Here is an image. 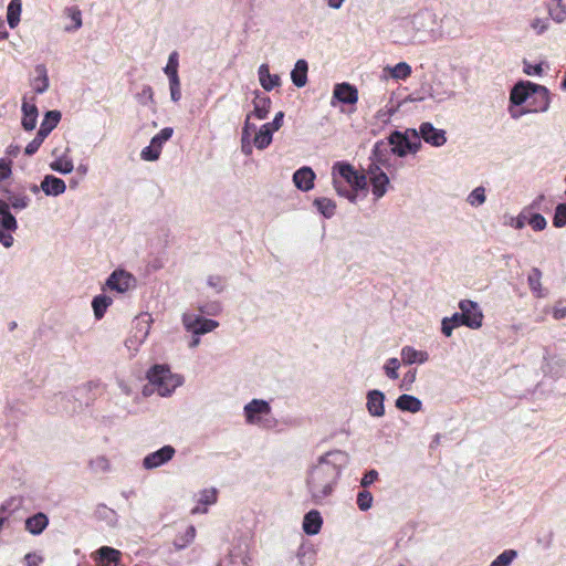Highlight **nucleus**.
Wrapping results in <instances>:
<instances>
[{
	"mask_svg": "<svg viewBox=\"0 0 566 566\" xmlns=\"http://www.w3.org/2000/svg\"><path fill=\"white\" fill-rule=\"evenodd\" d=\"M172 133L174 129L171 127H165L158 134L155 135V138L164 145V143L170 139Z\"/></svg>",
	"mask_w": 566,
	"mask_h": 566,
	"instance_id": "5fc2aeb1",
	"label": "nucleus"
},
{
	"mask_svg": "<svg viewBox=\"0 0 566 566\" xmlns=\"http://www.w3.org/2000/svg\"><path fill=\"white\" fill-rule=\"evenodd\" d=\"M378 475H379V474H378V472H377L376 470H374V469H373V470L367 471V472L364 474V476H363V479H361V481H360V485H361L363 488H367V486H369L370 484H373L375 481H377V480H378Z\"/></svg>",
	"mask_w": 566,
	"mask_h": 566,
	"instance_id": "3c124183",
	"label": "nucleus"
},
{
	"mask_svg": "<svg viewBox=\"0 0 566 566\" xmlns=\"http://www.w3.org/2000/svg\"><path fill=\"white\" fill-rule=\"evenodd\" d=\"M41 189L46 196H59L65 191L66 186L62 179L48 175L41 182Z\"/></svg>",
	"mask_w": 566,
	"mask_h": 566,
	"instance_id": "dca6fc26",
	"label": "nucleus"
},
{
	"mask_svg": "<svg viewBox=\"0 0 566 566\" xmlns=\"http://www.w3.org/2000/svg\"><path fill=\"white\" fill-rule=\"evenodd\" d=\"M412 138L410 140L406 135L394 132L388 143L386 142H377L374 146V156L381 161L385 153H387L388 147H390L391 151L400 157L405 156L407 153H416L420 147L419 135L416 130H412Z\"/></svg>",
	"mask_w": 566,
	"mask_h": 566,
	"instance_id": "7ed1b4c3",
	"label": "nucleus"
},
{
	"mask_svg": "<svg viewBox=\"0 0 566 566\" xmlns=\"http://www.w3.org/2000/svg\"><path fill=\"white\" fill-rule=\"evenodd\" d=\"M368 172L370 176L373 193L377 199H379L387 191V186L389 185V178L378 166H370Z\"/></svg>",
	"mask_w": 566,
	"mask_h": 566,
	"instance_id": "9d476101",
	"label": "nucleus"
},
{
	"mask_svg": "<svg viewBox=\"0 0 566 566\" xmlns=\"http://www.w3.org/2000/svg\"><path fill=\"white\" fill-rule=\"evenodd\" d=\"M271 412L270 405L260 399H253L244 407V413L249 423H258L260 415H269Z\"/></svg>",
	"mask_w": 566,
	"mask_h": 566,
	"instance_id": "9b49d317",
	"label": "nucleus"
},
{
	"mask_svg": "<svg viewBox=\"0 0 566 566\" xmlns=\"http://www.w3.org/2000/svg\"><path fill=\"white\" fill-rule=\"evenodd\" d=\"M566 316V306H555L553 311V317L555 319H562Z\"/></svg>",
	"mask_w": 566,
	"mask_h": 566,
	"instance_id": "69168bd1",
	"label": "nucleus"
},
{
	"mask_svg": "<svg viewBox=\"0 0 566 566\" xmlns=\"http://www.w3.org/2000/svg\"><path fill=\"white\" fill-rule=\"evenodd\" d=\"M132 279H133L132 275L125 271H115L108 277L107 285L112 290H116L118 292H125L128 290Z\"/></svg>",
	"mask_w": 566,
	"mask_h": 566,
	"instance_id": "a211bd4d",
	"label": "nucleus"
},
{
	"mask_svg": "<svg viewBox=\"0 0 566 566\" xmlns=\"http://www.w3.org/2000/svg\"><path fill=\"white\" fill-rule=\"evenodd\" d=\"M530 98L538 99L537 105L533 108L535 112H544L549 106L548 90L542 85L521 82L511 91L510 101L516 106L524 104Z\"/></svg>",
	"mask_w": 566,
	"mask_h": 566,
	"instance_id": "20e7f679",
	"label": "nucleus"
},
{
	"mask_svg": "<svg viewBox=\"0 0 566 566\" xmlns=\"http://www.w3.org/2000/svg\"><path fill=\"white\" fill-rule=\"evenodd\" d=\"M271 98L266 95H256L253 99V112L252 115L258 119H264L268 117L271 109Z\"/></svg>",
	"mask_w": 566,
	"mask_h": 566,
	"instance_id": "412c9836",
	"label": "nucleus"
},
{
	"mask_svg": "<svg viewBox=\"0 0 566 566\" xmlns=\"http://www.w3.org/2000/svg\"><path fill=\"white\" fill-rule=\"evenodd\" d=\"M10 205L14 209H24L30 202V198L24 195H13L9 198Z\"/></svg>",
	"mask_w": 566,
	"mask_h": 566,
	"instance_id": "a18cd8bd",
	"label": "nucleus"
},
{
	"mask_svg": "<svg viewBox=\"0 0 566 566\" xmlns=\"http://www.w3.org/2000/svg\"><path fill=\"white\" fill-rule=\"evenodd\" d=\"M60 119L61 113L59 111H49L41 123L40 129L38 130L40 136L46 138L48 135L56 127Z\"/></svg>",
	"mask_w": 566,
	"mask_h": 566,
	"instance_id": "b1692460",
	"label": "nucleus"
},
{
	"mask_svg": "<svg viewBox=\"0 0 566 566\" xmlns=\"http://www.w3.org/2000/svg\"><path fill=\"white\" fill-rule=\"evenodd\" d=\"M385 396L379 390H370L367 395V409L374 417H381L385 413Z\"/></svg>",
	"mask_w": 566,
	"mask_h": 566,
	"instance_id": "2eb2a0df",
	"label": "nucleus"
},
{
	"mask_svg": "<svg viewBox=\"0 0 566 566\" xmlns=\"http://www.w3.org/2000/svg\"><path fill=\"white\" fill-rule=\"evenodd\" d=\"M396 407L399 410L415 413L421 410L422 402L415 396L403 394L396 400Z\"/></svg>",
	"mask_w": 566,
	"mask_h": 566,
	"instance_id": "4be33fe9",
	"label": "nucleus"
},
{
	"mask_svg": "<svg viewBox=\"0 0 566 566\" xmlns=\"http://www.w3.org/2000/svg\"><path fill=\"white\" fill-rule=\"evenodd\" d=\"M283 117H284V114L283 112H279L274 119L271 122V123H265V125H270V128L273 130V132H276L279 130L282 125H283Z\"/></svg>",
	"mask_w": 566,
	"mask_h": 566,
	"instance_id": "4d7b16f0",
	"label": "nucleus"
},
{
	"mask_svg": "<svg viewBox=\"0 0 566 566\" xmlns=\"http://www.w3.org/2000/svg\"><path fill=\"white\" fill-rule=\"evenodd\" d=\"M147 379L160 396L170 395L182 382L181 377L172 374L167 365H154L147 371Z\"/></svg>",
	"mask_w": 566,
	"mask_h": 566,
	"instance_id": "39448f33",
	"label": "nucleus"
},
{
	"mask_svg": "<svg viewBox=\"0 0 566 566\" xmlns=\"http://www.w3.org/2000/svg\"><path fill=\"white\" fill-rule=\"evenodd\" d=\"M22 11L21 0H11L7 9V20L11 29H14L20 22Z\"/></svg>",
	"mask_w": 566,
	"mask_h": 566,
	"instance_id": "c85d7f7f",
	"label": "nucleus"
},
{
	"mask_svg": "<svg viewBox=\"0 0 566 566\" xmlns=\"http://www.w3.org/2000/svg\"><path fill=\"white\" fill-rule=\"evenodd\" d=\"M169 86H170L171 99L174 102H178L180 99V97H181L180 81H179V78L170 80L169 81Z\"/></svg>",
	"mask_w": 566,
	"mask_h": 566,
	"instance_id": "603ef678",
	"label": "nucleus"
},
{
	"mask_svg": "<svg viewBox=\"0 0 566 566\" xmlns=\"http://www.w3.org/2000/svg\"><path fill=\"white\" fill-rule=\"evenodd\" d=\"M50 167L51 169L60 174H70L73 171L74 168L72 160L64 157L57 158L56 160L52 161Z\"/></svg>",
	"mask_w": 566,
	"mask_h": 566,
	"instance_id": "58836bf2",
	"label": "nucleus"
},
{
	"mask_svg": "<svg viewBox=\"0 0 566 566\" xmlns=\"http://www.w3.org/2000/svg\"><path fill=\"white\" fill-rule=\"evenodd\" d=\"M471 206H480L485 201V190L483 187L475 188L468 197Z\"/></svg>",
	"mask_w": 566,
	"mask_h": 566,
	"instance_id": "c03bdc74",
	"label": "nucleus"
},
{
	"mask_svg": "<svg viewBox=\"0 0 566 566\" xmlns=\"http://www.w3.org/2000/svg\"><path fill=\"white\" fill-rule=\"evenodd\" d=\"M454 327L463 325L462 317H460V313H454L452 317L448 318Z\"/></svg>",
	"mask_w": 566,
	"mask_h": 566,
	"instance_id": "774afa93",
	"label": "nucleus"
},
{
	"mask_svg": "<svg viewBox=\"0 0 566 566\" xmlns=\"http://www.w3.org/2000/svg\"><path fill=\"white\" fill-rule=\"evenodd\" d=\"M0 242L6 247L9 248L13 243V238L11 234H6L3 229L0 228Z\"/></svg>",
	"mask_w": 566,
	"mask_h": 566,
	"instance_id": "0e129e2a",
	"label": "nucleus"
},
{
	"mask_svg": "<svg viewBox=\"0 0 566 566\" xmlns=\"http://www.w3.org/2000/svg\"><path fill=\"white\" fill-rule=\"evenodd\" d=\"M218 500V490L216 488L205 489L200 492L198 504L191 510V514L207 513V505H212Z\"/></svg>",
	"mask_w": 566,
	"mask_h": 566,
	"instance_id": "4468645a",
	"label": "nucleus"
},
{
	"mask_svg": "<svg viewBox=\"0 0 566 566\" xmlns=\"http://www.w3.org/2000/svg\"><path fill=\"white\" fill-rule=\"evenodd\" d=\"M548 11L551 17L557 22H562L566 18V7L562 3V0H552Z\"/></svg>",
	"mask_w": 566,
	"mask_h": 566,
	"instance_id": "c9c22d12",
	"label": "nucleus"
},
{
	"mask_svg": "<svg viewBox=\"0 0 566 566\" xmlns=\"http://www.w3.org/2000/svg\"><path fill=\"white\" fill-rule=\"evenodd\" d=\"M98 560L102 566H116L120 560V552L109 546H102L97 552Z\"/></svg>",
	"mask_w": 566,
	"mask_h": 566,
	"instance_id": "aec40b11",
	"label": "nucleus"
},
{
	"mask_svg": "<svg viewBox=\"0 0 566 566\" xmlns=\"http://www.w3.org/2000/svg\"><path fill=\"white\" fill-rule=\"evenodd\" d=\"M112 304V298L106 295H97L93 298L92 306L94 310V315L97 319H101L107 307Z\"/></svg>",
	"mask_w": 566,
	"mask_h": 566,
	"instance_id": "2f4dec72",
	"label": "nucleus"
},
{
	"mask_svg": "<svg viewBox=\"0 0 566 566\" xmlns=\"http://www.w3.org/2000/svg\"><path fill=\"white\" fill-rule=\"evenodd\" d=\"M528 224L532 227L533 230L535 231H542L546 228V219L539 214V213H534L530 220H528Z\"/></svg>",
	"mask_w": 566,
	"mask_h": 566,
	"instance_id": "09e8293b",
	"label": "nucleus"
},
{
	"mask_svg": "<svg viewBox=\"0 0 566 566\" xmlns=\"http://www.w3.org/2000/svg\"><path fill=\"white\" fill-rule=\"evenodd\" d=\"M219 566H248L247 557L242 554L228 555Z\"/></svg>",
	"mask_w": 566,
	"mask_h": 566,
	"instance_id": "a19ab883",
	"label": "nucleus"
},
{
	"mask_svg": "<svg viewBox=\"0 0 566 566\" xmlns=\"http://www.w3.org/2000/svg\"><path fill=\"white\" fill-rule=\"evenodd\" d=\"M459 308L461 311L460 317H462V323L464 326H468L472 329H478L482 326L483 313L475 302L470 300H462L459 303Z\"/></svg>",
	"mask_w": 566,
	"mask_h": 566,
	"instance_id": "423d86ee",
	"label": "nucleus"
},
{
	"mask_svg": "<svg viewBox=\"0 0 566 566\" xmlns=\"http://www.w3.org/2000/svg\"><path fill=\"white\" fill-rule=\"evenodd\" d=\"M333 96L344 104H356L358 101V91L349 83H339L334 87Z\"/></svg>",
	"mask_w": 566,
	"mask_h": 566,
	"instance_id": "f8f14e48",
	"label": "nucleus"
},
{
	"mask_svg": "<svg viewBox=\"0 0 566 566\" xmlns=\"http://www.w3.org/2000/svg\"><path fill=\"white\" fill-rule=\"evenodd\" d=\"M416 375H417L416 369H412V370H409L408 373H406L402 378V382H401L400 387L406 390H410L411 385L416 380Z\"/></svg>",
	"mask_w": 566,
	"mask_h": 566,
	"instance_id": "864d4df0",
	"label": "nucleus"
},
{
	"mask_svg": "<svg viewBox=\"0 0 566 566\" xmlns=\"http://www.w3.org/2000/svg\"><path fill=\"white\" fill-rule=\"evenodd\" d=\"M260 83L265 91H271L275 86L280 85L279 75H272L265 65H262L259 70Z\"/></svg>",
	"mask_w": 566,
	"mask_h": 566,
	"instance_id": "7c9ffc66",
	"label": "nucleus"
},
{
	"mask_svg": "<svg viewBox=\"0 0 566 566\" xmlns=\"http://www.w3.org/2000/svg\"><path fill=\"white\" fill-rule=\"evenodd\" d=\"M175 449L171 446H165L161 449L149 453L144 458L143 465L145 469H155L168 462L175 455Z\"/></svg>",
	"mask_w": 566,
	"mask_h": 566,
	"instance_id": "6e6552de",
	"label": "nucleus"
},
{
	"mask_svg": "<svg viewBox=\"0 0 566 566\" xmlns=\"http://www.w3.org/2000/svg\"><path fill=\"white\" fill-rule=\"evenodd\" d=\"M49 524V518L44 513H36L25 520V530L33 535L41 534Z\"/></svg>",
	"mask_w": 566,
	"mask_h": 566,
	"instance_id": "6ab92c4d",
	"label": "nucleus"
},
{
	"mask_svg": "<svg viewBox=\"0 0 566 566\" xmlns=\"http://www.w3.org/2000/svg\"><path fill=\"white\" fill-rule=\"evenodd\" d=\"M22 112H23V118H22V126L25 130H32L34 129L36 125V118H38V108L35 104H31L28 102H23L22 104Z\"/></svg>",
	"mask_w": 566,
	"mask_h": 566,
	"instance_id": "393cba45",
	"label": "nucleus"
},
{
	"mask_svg": "<svg viewBox=\"0 0 566 566\" xmlns=\"http://www.w3.org/2000/svg\"><path fill=\"white\" fill-rule=\"evenodd\" d=\"M308 65L305 60H298L291 72V78L295 86L303 87L307 83Z\"/></svg>",
	"mask_w": 566,
	"mask_h": 566,
	"instance_id": "5701e85b",
	"label": "nucleus"
},
{
	"mask_svg": "<svg viewBox=\"0 0 566 566\" xmlns=\"http://www.w3.org/2000/svg\"><path fill=\"white\" fill-rule=\"evenodd\" d=\"M454 325L451 324V322L448 319V317L443 318L442 321V327H441V331L442 333L447 336V337H450L451 334H452V331L454 329Z\"/></svg>",
	"mask_w": 566,
	"mask_h": 566,
	"instance_id": "680f3d73",
	"label": "nucleus"
},
{
	"mask_svg": "<svg viewBox=\"0 0 566 566\" xmlns=\"http://www.w3.org/2000/svg\"><path fill=\"white\" fill-rule=\"evenodd\" d=\"M524 72H525L527 75H542V73H543V67H542V65H541V64L532 65V64L525 63Z\"/></svg>",
	"mask_w": 566,
	"mask_h": 566,
	"instance_id": "bf43d9fd",
	"label": "nucleus"
},
{
	"mask_svg": "<svg viewBox=\"0 0 566 566\" xmlns=\"http://www.w3.org/2000/svg\"><path fill=\"white\" fill-rule=\"evenodd\" d=\"M373 494L367 491V490H363L360 492H358L357 494V505L359 507V510L361 511H367L373 505Z\"/></svg>",
	"mask_w": 566,
	"mask_h": 566,
	"instance_id": "79ce46f5",
	"label": "nucleus"
},
{
	"mask_svg": "<svg viewBox=\"0 0 566 566\" xmlns=\"http://www.w3.org/2000/svg\"><path fill=\"white\" fill-rule=\"evenodd\" d=\"M182 323L188 332H192L195 335H203L212 332L219 326V323L214 319L203 318L192 314H184Z\"/></svg>",
	"mask_w": 566,
	"mask_h": 566,
	"instance_id": "0eeeda50",
	"label": "nucleus"
},
{
	"mask_svg": "<svg viewBox=\"0 0 566 566\" xmlns=\"http://www.w3.org/2000/svg\"><path fill=\"white\" fill-rule=\"evenodd\" d=\"M250 117H251V114H248L245 122H244V127L242 129V139L243 140L245 137L250 136V128H252V126L250 125Z\"/></svg>",
	"mask_w": 566,
	"mask_h": 566,
	"instance_id": "338daca9",
	"label": "nucleus"
},
{
	"mask_svg": "<svg viewBox=\"0 0 566 566\" xmlns=\"http://www.w3.org/2000/svg\"><path fill=\"white\" fill-rule=\"evenodd\" d=\"M532 28L538 33H543L547 29V23L541 19H535L532 22Z\"/></svg>",
	"mask_w": 566,
	"mask_h": 566,
	"instance_id": "e2e57ef3",
	"label": "nucleus"
},
{
	"mask_svg": "<svg viewBox=\"0 0 566 566\" xmlns=\"http://www.w3.org/2000/svg\"><path fill=\"white\" fill-rule=\"evenodd\" d=\"M401 358L405 364L424 363L428 359V354L411 346H405L401 349Z\"/></svg>",
	"mask_w": 566,
	"mask_h": 566,
	"instance_id": "cd10ccee",
	"label": "nucleus"
},
{
	"mask_svg": "<svg viewBox=\"0 0 566 566\" xmlns=\"http://www.w3.org/2000/svg\"><path fill=\"white\" fill-rule=\"evenodd\" d=\"M11 175V167L4 160H0V181L9 178Z\"/></svg>",
	"mask_w": 566,
	"mask_h": 566,
	"instance_id": "052dcab7",
	"label": "nucleus"
},
{
	"mask_svg": "<svg viewBox=\"0 0 566 566\" xmlns=\"http://www.w3.org/2000/svg\"><path fill=\"white\" fill-rule=\"evenodd\" d=\"M198 310L205 314L217 315L220 312L221 307L219 303H211L206 306H199Z\"/></svg>",
	"mask_w": 566,
	"mask_h": 566,
	"instance_id": "6e6d98bb",
	"label": "nucleus"
},
{
	"mask_svg": "<svg viewBox=\"0 0 566 566\" xmlns=\"http://www.w3.org/2000/svg\"><path fill=\"white\" fill-rule=\"evenodd\" d=\"M333 185L339 196L354 202L358 190L367 187L366 176L345 161H337L333 166Z\"/></svg>",
	"mask_w": 566,
	"mask_h": 566,
	"instance_id": "f03ea898",
	"label": "nucleus"
},
{
	"mask_svg": "<svg viewBox=\"0 0 566 566\" xmlns=\"http://www.w3.org/2000/svg\"><path fill=\"white\" fill-rule=\"evenodd\" d=\"M178 66H179L178 52L174 51L172 53H170L168 63H167L166 67L164 69V72L168 76L169 81L179 78Z\"/></svg>",
	"mask_w": 566,
	"mask_h": 566,
	"instance_id": "e433bc0d",
	"label": "nucleus"
},
{
	"mask_svg": "<svg viewBox=\"0 0 566 566\" xmlns=\"http://www.w3.org/2000/svg\"><path fill=\"white\" fill-rule=\"evenodd\" d=\"M44 139L45 138L43 136H40V134L36 133V136L27 145L24 149L25 155L32 156L33 154H35L39 150L42 143L44 142Z\"/></svg>",
	"mask_w": 566,
	"mask_h": 566,
	"instance_id": "de8ad7c7",
	"label": "nucleus"
},
{
	"mask_svg": "<svg viewBox=\"0 0 566 566\" xmlns=\"http://www.w3.org/2000/svg\"><path fill=\"white\" fill-rule=\"evenodd\" d=\"M323 525V518L318 511L312 510L307 512L303 520V531L307 535H316Z\"/></svg>",
	"mask_w": 566,
	"mask_h": 566,
	"instance_id": "f3484780",
	"label": "nucleus"
},
{
	"mask_svg": "<svg viewBox=\"0 0 566 566\" xmlns=\"http://www.w3.org/2000/svg\"><path fill=\"white\" fill-rule=\"evenodd\" d=\"M315 174L310 167H302L293 175L295 186L303 191H308L314 187Z\"/></svg>",
	"mask_w": 566,
	"mask_h": 566,
	"instance_id": "ddd939ff",
	"label": "nucleus"
},
{
	"mask_svg": "<svg viewBox=\"0 0 566 566\" xmlns=\"http://www.w3.org/2000/svg\"><path fill=\"white\" fill-rule=\"evenodd\" d=\"M314 206L326 218H331L332 216H334L336 210L335 202L328 198H316L314 200Z\"/></svg>",
	"mask_w": 566,
	"mask_h": 566,
	"instance_id": "72a5a7b5",
	"label": "nucleus"
},
{
	"mask_svg": "<svg viewBox=\"0 0 566 566\" xmlns=\"http://www.w3.org/2000/svg\"><path fill=\"white\" fill-rule=\"evenodd\" d=\"M64 13L73 22L72 25L65 27V31H67V32L76 31L82 27V12L76 6L66 8L64 10Z\"/></svg>",
	"mask_w": 566,
	"mask_h": 566,
	"instance_id": "473e14b6",
	"label": "nucleus"
},
{
	"mask_svg": "<svg viewBox=\"0 0 566 566\" xmlns=\"http://www.w3.org/2000/svg\"><path fill=\"white\" fill-rule=\"evenodd\" d=\"M24 560L27 566H40L43 559L34 553H29L24 556Z\"/></svg>",
	"mask_w": 566,
	"mask_h": 566,
	"instance_id": "13d9d810",
	"label": "nucleus"
},
{
	"mask_svg": "<svg viewBox=\"0 0 566 566\" xmlns=\"http://www.w3.org/2000/svg\"><path fill=\"white\" fill-rule=\"evenodd\" d=\"M419 134L426 143L436 147L442 146L447 142L446 132L436 128L428 122L420 125Z\"/></svg>",
	"mask_w": 566,
	"mask_h": 566,
	"instance_id": "1a4fd4ad",
	"label": "nucleus"
},
{
	"mask_svg": "<svg viewBox=\"0 0 566 566\" xmlns=\"http://www.w3.org/2000/svg\"><path fill=\"white\" fill-rule=\"evenodd\" d=\"M385 373L390 379H397L398 378V368H399V361L397 358H390L385 365Z\"/></svg>",
	"mask_w": 566,
	"mask_h": 566,
	"instance_id": "8fccbe9b",
	"label": "nucleus"
},
{
	"mask_svg": "<svg viewBox=\"0 0 566 566\" xmlns=\"http://www.w3.org/2000/svg\"><path fill=\"white\" fill-rule=\"evenodd\" d=\"M161 148L163 144L159 143L154 136L150 140V145L142 150L140 157L142 159L147 161H155L159 158L161 154Z\"/></svg>",
	"mask_w": 566,
	"mask_h": 566,
	"instance_id": "c756f323",
	"label": "nucleus"
},
{
	"mask_svg": "<svg viewBox=\"0 0 566 566\" xmlns=\"http://www.w3.org/2000/svg\"><path fill=\"white\" fill-rule=\"evenodd\" d=\"M553 224L556 228L566 226V203H559L556 207L555 214L553 218Z\"/></svg>",
	"mask_w": 566,
	"mask_h": 566,
	"instance_id": "37998d69",
	"label": "nucleus"
},
{
	"mask_svg": "<svg viewBox=\"0 0 566 566\" xmlns=\"http://www.w3.org/2000/svg\"><path fill=\"white\" fill-rule=\"evenodd\" d=\"M347 460V453L340 450L329 451L319 458L306 480L314 503L319 504L332 495Z\"/></svg>",
	"mask_w": 566,
	"mask_h": 566,
	"instance_id": "f257e3e1",
	"label": "nucleus"
},
{
	"mask_svg": "<svg viewBox=\"0 0 566 566\" xmlns=\"http://www.w3.org/2000/svg\"><path fill=\"white\" fill-rule=\"evenodd\" d=\"M389 70L391 77L396 80H406L411 74V67L406 62H400Z\"/></svg>",
	"mask_w": 566,
	"mask_h": 566,
	"instance_id": "4c0bfd02",
	"label": "nucleus"
},
{
	"mask_svg": "<svg viewBox=\"0 0 566 566\" xmlns=\"http://www.w3.org/2000/svg\"><path fill=\"white\" fill-rule=\"evenodd\" d=\"M273 133L270 125L263 124L254 136V146L260 150L265 149L272 143Z\"/></svg>",
	"mask_w": 566,
	"mask_h": 566,
	"instance_id": "bb28decb",
	"label": "nucleus"
},
{
	"mask_svg": "<svg viewBox=\"0 0 566 566\" xmlns=\"http://www.w3.org/2000/svg\"><path fill=\"white\" fill-rule=\"evenodd\" d=\"M516 552L514 549H506L501 553L490 566H509L513 559L516 557Z\"/></svg>",
	"mask_w": 566,
	"mask_h": 566,
	"instance_id": "ea45409f",
	"label": "nucleus"
},
{
	"mask_svg": "<svg viewBox=\"0 0 566 566\" xmlns=\"http://www.w3.org/2000/svg\"><path fill=\"white\" fill-rule=\"evenodd\" d=\"M36 71L39 72V76L33 81V90L35 93L42 94L49 87V78L44 66H38Z\"/></svg>",
	"mask_w": 566,
	"mask_h": 566,
	"instance_id": "f704fd0d",
	"label": "nucleus"
},
{
	"mask_svg": "<svg viewBox=\"0 0 566 566\" xmlns=\"http://www.w3.org/2000/svg\"><path fill=\"white\" fill-rule=\"evenodd\" d=\"M542 272L537 268H533L527 276L528 286L533 293V295L537 298L544 297L546 293L542 287Z\"/></svg>",
	"mask_w": 566,
	"mask_h": 566,
	"instance_id": "a878e982",
	"label": "nucleus"
},
{
	"mask_svg": "<svg viewBox=\"0 0 566 566\" xmlns=\"http://www.w3.org/2000/svg\"><path fill=\"white\" fill-rule=\"evenodd\" d=\"M0 227L1 229L13 231L17 229V220L11 214V212H7L0 216Z\"/></svg>",
	"mask_w": 566,
	"mask_h": 566,
	"instance_id": "49530a36",
	"label": "nucleus"
}]
</instances>
